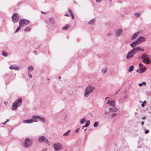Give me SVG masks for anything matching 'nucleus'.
Here are the masks:
<instances>
[{
    "label": "nucleus",
    "instance_id": "f257e3e1",
    "mask_svg": "<svg viewBox=\"0 0 151 151\" xmlns=\"http://www.w3.org/2000/svg\"><path fill=\"white\" fill-rule=\"evenodd\" d=\"M119 110V108L115 106L109 108L108 110L104 111V114L105 115H108L110 113L111 114V116L114 117L118 114Z\"/></svg>",
    "mask_w": 151,
    "mask_h": 151
},
{
    "label": "nucleus",
    "instance_id": "f03ea898",
    "mask_svg": "<svg viewBox=\"0 0 151 151\" xmlns=\"http://www.w3.org/2000/svg\"><path fill=\"white\" fill-rule=\"evenodd\" d=\"M32 142L31 140L29 138H26L24 140V141L22 143V147L24 148L28 149L32 145Z\"/></svg>",
    "mask_w": 151,
    "mask_h": 151
},
{
    "label": "nucleus",
    "instance_id": "7ed1b4c3",
    "mask_svg": "<svg viewBox=\"0 0 151 151\" xmlns=\"http://www.w3.org/2000/svg\"><path fill=\"white\" fill-rule=\"evenodd\" d=\"M94 89V87L91 86H87L85 90L83 96L84 97H87Z\"/></svg>",
    "mask_w": 151,
    "mask_h": 151
},
{
    "label": "nucleus",
    "instance_id": "20e7f679",
    "mask_svg": "<svg viewBox=\"0 0 151 151\" xmlns=\"http://www.w3.org/2000/svg\"><path fill=\"white\" fill-rule=\"evenodd\" d=\"M22 99L19 98L18 99L16 100L13 103L12 106V109L13 110H15L17 109L18 107L20 106L22 104Z\"/></svg>",
    "mask_w": 151,
    "mask_h": 151
},
{
    "label": "nucleus",
    "instance_id": "39448f33",
    "mask_svg": "<svg viewBox=\"0 0 151 151\" xmlns=\"http://www.w3.org/2000/svg\"><path fill=\"white\" fill-rule=\"evenodd\" d=\"M141 58L142 59V62L146 64H150L151 62L149 56L147 54H143Z\"/></svg>",
    "mask_w": 151,
    "mask_h": 151
},
{
    "label": "nucleus",
    "instance_id": "423d86ee",
    "mask_svg": "<svg viewBox=\"0 0 151 151\" xmlns=\"http://www.w3.org/2000/svg\"><path fill=\"white\" fill-rule=\"evenodd\" d=\"M146 70V68L142 63L139 64V70H137L136 71L140 73H142Z\"/></svg>",
    "mask_w": 151,
    "mask_h": 151
},
{
    "label": "nucleus",
    "instance_id": "0eeeda50",
    "mask_svg": "<svg viewBox=\"0 0 151 151\" xmlns=\"http://www.w3.org/2000/svg\"><path fill=\"white\" fill-rule=\"evenodd\" d=\"M29 23L28 20L25 19H22L19 21V25L21 27L27 25Z\"/></svg>",
    "mask_w": 151,
    "mask_h": 151
},
{
    "label": "nucleus",
    "instance_id": "6e6552de",
    "mask_svg": "<svg viewBox=\"0 0 151 151\" xmlns=\"http://www.w3.org/2000/svg\"><path fill=\"white\" fill-rule=\"evenodd\" d=\"M38 140L39 142H45L46 144H48V145H50L48 140L44 136L40 137L38 139Z\"/></svg>",
    "mask_w": 151,
    "mask_h": 151
},
{
    "label": "nucleus",
    "instance_id": "1a4fd4ad",
    "mask_svg": "<svg viewBox=\"0 0 151 151\" xmlns=\"http://www.w3.org/2000/svg\"><path fill=\"white\" fill-rule=\"evenodd\" d=\"M53 147L55 151H59L62 149V146L61 144L58 143L54 144Z\"/></svg>",
    "mask_w": 151,
    "mask_h": 151
},
{
    "label": "nucleus",
    "instance_id": "9d476101",
    "mask_svg": "<svg viewBox=\"0 0 151 151\" xmlns=\"http://www.w3.org/2000/svg\"><path fill=\"white\" fill-rule=\"evenodd\" d=\"M133 50H132V49L131 50L129 51L127 53L126 55V58L127 59H131L133 58L134 56V55L135 54L134 53Z\"/></svg>",
    "mask_w": 151,
    "mask_h": 151
},
{
    "label": "nucleus",
    "instance_id": "9b49d317",
    "mask_svg": "<svg viewBox=\"0 0 151 151\" xmlns=\"http://www.w3.org/2000/svg\"><path fill=\"white\" fill-rule=\"evenodd\" d=\"M12 21L14 23L17 22L19 19V16L16 13H14L12 16Z\"/></svg>",
    "mask_w": 151,
    "mask_h": 151
},
{
    "label": "nucleus",
    "instance_id": "f8f14e48",
    "mask_svg": "<svg viewBox=\"0 0 151 151\" xmlns=\"http://www.w3.org/2000/svg\"><path fill=\"white\" fill-rule=\"evenodd\" d=\"M132 50H133L134 53L135 54L137 53L138 52L143 51L144 50V49L141 48L140 47H136L132 48Z\"/></svg>",
    "mask_w": 151,
    "mask_h": 151
},
{
    "label": "nucleus",
    "instance_id": "ddd939ff",
    "mask_svg": "<svg viewBox=\"0 0 151 151\" xmlns=\"http://www.w3.org/2000/svg\"><path fill=\"white\" fill-rule=\"evenodd\" d=\"M146 39L145 37L143 36L139 37L137 40V41L139 44L145 41Z\"/></svg>",
    "mask_w": 151,
    "mask_h": 151
},
{
    "label": "nucleus",
    "instance_id": "4468645a",
    "mask_svg": "<svg viewBox=\"0 0 151 151\" xmlns=\"http://www.w3.org/2000/svg\"><path fill=\"white\" fill-rule=\"evenodd\" d=\"M107 104H108L111 107H115L116 106V102L114 101H111L109 100L107 102Z\"/></svg>",
    "mask_w": 151,
    "mask_h": 151
},
{
    "label": "nucleus",
    "instance_id": "2eb2a0df",
    "mask_svg": "<svg viewBox=\"0 0 151 151\" xmlns=\"http://www.w3.org/2000/svg\"><path fill=\"white\" fill-rule=\"evenodd\" d=\"M9 68L12 70H19V67L16 65H11L9 67Z\"/></svg>",
    "mask_w": 151,
    "mask_h": 151
},
{
    "label": "nucleus",
    "instance_id": "dca6fc26",
    "mask_svg": "<svg viewBox=\"0 0 151 151\" xmlns=\"http://www.w3.org/2000/svg\"><path fill=\"white\" fill-rule=\"evenodd\" d=\"M123 32L122 29H117L116 32V35L117 37L120 36L122 34Z\"/></svg>",
    "mask_w": 151,
    "mask_h": 151
},
{
    "label": "nucleus",
    "instance_id": "f3484780",
    "mask_svg": "<svg viewBox=\"0 0 151 151\" xmlns=\"http://www.w3.org/2000/svg\"><path fill=\"white\" fill-rule=\"evenodd\" d=\"M46 22L47 24H54L55 23L54 19L52 18H50L48 20L46 21Z\"/></svg>",
    "mask_w": 151,
    "mask_h": 151
},
{
    "label": "nucleus",
    "instance_id": "a211bd4d",
    "mask_svg": "<svg viewBox=\"0 0 151 151\" xmlns=\"http://www.w3.org/2000/svg\"><path fill=\"white\" fill-rule=\"evenodd\" d=\"M38 116H33L32 118H31V119L33 122H38L37 119H38Z\"/></svg>",
    "mask_w": 151,
    "mask_h": 151
},
{
    "label": "nucleus",
    "instance_id": "6ab92c4d",
    "mask_svg": "<svg viewBox=\"0 0 151 151\" xmlns=\"http://www.w3.org/2000/svg\"><path fill=\"white\" fill-rule=\"evenodd\" d=\"M139 33L140 32L139 31L134 34L131 37V40H133L135 39L137 37Z\"/></svg>",
    "mask_w": 151,
    "mask_h": 151
},
{
    "label": "nucleus",
    "instance_id": "aec40b11",
    "mask_svg": "<svg viewBox=\"0 0 151 151\" xmlns=\"http://www.w3.org/2000/svg\"><path fill=\"white\" fill-rule=\"evenodd\" d=\"M138 44H139L136 40L135 41H134L131 43L130 44V45L133 48H134L136 47V46Z\"/></svg>",
    "mask_w": 151,
    "mask_h": 151
},
{
    "label": "nucleus",
    "instance_id": "412c9836",
    "mask_svg": "<svg viewBox=\"0 0 151 151\" xmlns=\"http://www.w3.org/2000/svg\"><path fill=\"white\" fill-rule=\"evenodd\" d=\"M127 98V96L126 95L125 96H124L123 98H121L119 100V103L121 104L124 102V99Z\"/></svg>",
    "mask_w": 151,
    "mask_h": 151
},
{
    "label": "nucleus",
    "instance_id": "4be33fe9",
    "mask_svg": "<svg viewBox=\"0 0 151 151\" xmlns=\"http://www.w3.org/2000/svg\"><path fill=\"white\" fill-rule=\"evenodd\" d=\"M34 69V67L32 65H30L28 67L27 73H31Z\"/></svg>",
    "mask_w": 151,
    "mask_h": 151
},
{
    "label": "nucleus",
    "instance_id": "5701e85b",
    "mask_svg": "<svg viewBox=\"0 0 151 151\" xmlns=\"http://www.w3.org/2000/svg\"><path fill=\"white\" fill-rule=\"evenodd\" d=\"M37 118L38 119H39L40 121L42 122H45V119L44 117L38 116Z\"/></svg>",
    "mask_w": 151,
    "mask_h": 151
},
{
    "label": "nucleus",
    "instance_id": "b1692460",
    "mask_svg": "<svg viewBox=\"0 0 151 151\" xmlns=\"http://www.w3.org/2000/svg\"><path fill=\"white\" fill-rule=\"evenodd\" d=\"M23 122L24 124H25V123L30 124V123H32V122L31 119H27V120H24L23 121Z\"/></svg>",
    "mask_w": 151,
    "mask_h": 151
},
{
    "label": "nucleus",
    "instance_id": "393cba45",
    "mask_svg": "<svg viewBox=\"0 0 151 151\" xmlns=\"http://www.w3.org/2000/svg\"><path fill=\"white\" fill-rule=\"evenodd\" d=\"M68 11L71 16L72 19H74L75 17L73 13L72 12L71 9H68Z\"/></svg>",
    "mask_w": 151,
    "mask_h": 151
},
{
    "label": "nucleus",
    "instance_id": "a878e982",
    "mask_svg": "<svg viewBox=\"0 0 151 151\" xmlns=\"http://www.w3.org/2000/svg\"><path fill=\"white\" fill-rule=\"evenodd\" d=\"M90 124V122L89 120H88L86 125L82 127V129H83L85 127H86L89 125Z\"/></svg>",
    "mask_w": 151,
    "mask_h": 151
},
{
    "label": "nucleus",
    "instance_id": "bb28decb",
    "mask_svg": "<svg viewBox=\"0 0 151 151\" xmlns=\"http://www.w3.org/2000/svg\"><path fill=\"white\" fill-rule=\"evenodd\" d=\"M69 27V25L67 24L65 25L64 27H63L62 29L63 30H66Z\"/></svg>",
    "mask_w": 151,
    "mask_h": 151
},
{
    "label": "nucleus",
    "instance_id": "cd10ccee",
    "mask_svg": "<svg viewBox=\"0 0 151 151\" xmlns=\"http://www.w3.org/2000/svg\"><path fill=\"white\" fill-rule=\"evenodd\" d=\"M31 30V29L29 27H27L24 30L25 32H29Z\"/></svg>",
    "mask_w": 151,
    "mask_h": 151
},
{
    "label": "nucleus",
    "instance_id": "c85d7f7f",
    "mask_svg": "<svg viewBox=\"0 0 151 151\" xmlns=\"http://www.w3.org/2000/svg\"><path fill=\"white\" fill-rule=\"evenodd\" d=\"M2 55L4 57H6L8 55V53L4 51L2 52Z\"/></svg>",
    "mask_w": 151,
    "mask_h": 151
},
{
    "label": "nucleus",
    "instance_id": "c756f323",
    "mask_svg": "<svg viewBox=\"0 0 151 151\" xmlns=\"http://www.w3.org/2000/svg\"><path fill=\"white\" fill-rule=\"evenodd\" d=\"M134 66L133 65H131V66L128 70V71L129 72H132L133 70Z\"/></svg>",
    "mask_w": 151,
    "mask_h": 151
},
{
    "label": "nucleus",
    "instance_id": "7c9ffc66",
    "mask_svg": "<svg viewBox=\"0 0 151 151\" xmlns=\"http://www.w3.org/2000/svg\"><path fill=\"white\" fill-rule=\"evenodd\" d=\"M94 23V19H93L88 22V24H93Z\"/></svg>",
    "mask_w": 151,
    "mask_h": 151
},
{
    "label": "nucleus",
    "instance_id": "2f4dec72",
    "mask_svg": "<svg viewBox=\"0 0 151 151\" xmlns=\"http://www.w3.org/2000/svg\"><path fill=\"white\" fill-rule=\"evenodd\" d=\"M107 70V69L106 68H104L103 69L101 70L102 73H103L104 74L106 73Z\"/></svg>",
    "mask_w": 151,
    "mask_h": 151
},
{
    "label": "nucleus",
    "instance_id": "473e14b6",
    "mask_svg": "<svg viewBox=\"0 0 151 151\" xmlns=\"http://www.w3.org/2000/svg\"><path fill=\"white\" fill-rule=\"evenodd\" d=\"M146 83L145 82H143L141 83H139L138 84L139 86H142L143 85L144 86H145L146 85Z\"/></svg>",
    "mask_w": 151,
    "mask_h": 151
},
{
    "label": "nucleus",
    "instance_id": "72a5a7b5",
    "mask_svg": "<svg viewBox=\"0 0 151 151\" xmlns=\"http://www.w3.org/2000/svg\"><path fill=\"white\" fill-rule=\"evenodd\" d=\"M134 15L137 17H139L140 15V14L138 13H134Z\"/></svg>",
    "mask_w": 151,
    "mask_h": 151
},
{
    "label": "nucleus",
    "instance_id": "f704fd0d",
    "mask_svg": "<svg viewBox=\"0 0 151 151\" xmlns=\"http://www.w3.org/2000/svg\"><path fill=\"white\" fill-rule=\"evenodd\" d=\"M22 27L19 26V27H18L16 29V31H15L14 33H16L17 32H18L20 30V28Z\"/></svg>",
    "mask_w": 151,
    "mask_h": 151
},
{
    "label": "nucleus",
    "instance_id": "c9c22d12",
    "mask_svg": "<svg viewBox=\"0 0 151 151\" xmlns=\"http://www.w3.org/2000/svg\"><path fill=\"white\" fill-rule=\"evenodd\" d=\"M85 121V119L84 118H83V119L80 120V123L82 124Z\"/></svg>",
    "mask_w": 151,
    "mask_h": 151
},
{
    "label": "nucleus",
    "instance_id": "e433bc0d",
    "mask_svg": "<svg viewBox=\"0 0 151 151\" xmlns=\"http://www.w3.org/2000/svg\"><path fill=\"white\" fill-rule=\"evenodd\" d=\"M27 74H28V76L30 78H32V75H31L30 74V73H27Z\"/></svg>",
    "mask_w": 151,
    "mask_h": 151
},
{
    "label": "nucleus",
    "instance_id": "4c0bfd02",
    "mask_svg": "<svg viewBox=\"0 0 151 151\" xmlns=\"http://www.w3.org/2000/svg\"><path fill=\"white\" fill-rule=\"evenodd\" d=\"M99 124V122H95V127H97L98 126Z\"/></svg>",
    "mask_w": 151,
    "mask_h": 151
},
{
    "label": "nucleus",
    "instance_id": "58836bf2",
    "mask_svg": "<svg viewBox=\"0 0 151 151\" xmlns=\"http://www.w3.org/2000/svg\"><path fill=\"white\" fill-rule=\"evenodd\" d=\"M146 103V101H144L143 103L141 104V106L142 107H144L145 106V104Z\"/></svg>",
    "mask_w": 151,
    "mask_h": 151
},
{
    "label": "nucleus",
    "instance_id": "ea45409f",
    "mask_svg": "<svg viewBox=\"0 0 151 151\" xmlns=\"http://www.w3.org/2000/svg\"><path fill=\"white\" fill-rule=\"evenodd\" d=\"M69 134V133H68V132H66L63 134V135L64 136H68Z\"/></svg>",
    "mask_w": 151,
    "mask_h": 151
},
{
    "label": "nucleus",
    "instance_id": "a19ab883",
    "mask_svg": "<svg viewBox=\"0 0 151 151\" xmlns=\"http://www.w3.org/2000/svg\"><path fill=\"white\" fill-rule=\"evenodd\" d=\"M106 35L108 36H110L112 35V34L111 33H107Z\"/></svg>",
    "mask_w": 151,
    "mask_h": 151
},
{
    "label": "nucleus",
    "instance_id": "79ce46f5",
    "mask_svg": "<svg viewBox=\"0 0 151 151\" xmlns=\"http://www.w3.org/2000/svg\"><path fill=\"white\" fill-rule=\"evenodd\" d=\"M79 128H78L77 129H76L75 131V132L76 133H78L79 131Z\"/></svg>",
    "mask_w": 151,
    "mask_h": 151
},
{
    "label": "nucleus",
    "instance_id": "37998d69",
    "mask_svg": "<svg viewBox=\"0 0 151 151\" xmlns=\"http://www.w3.org/2000/svg\"><path fill=\"white\" fill-rule=\"evenodd\" d=\"M149 132V130L147 129V130L145 131V133L146 134H147Z\"/></svg>",
    "mask_w": 151,
    "mask_h": 151
},
{
    "label": "nucleus",
    "instance_id": "c03bdc74",
    "mask_svg": "<svg viewBox=\"0 0 151 151\" xmlns=\"http://www.w3.org/2000/svg\"><path fill=\"white\" fill-rule=\"evenodd\" d=\"M96 2L97 3H99L101 2V0H96Z\"/></svg>",
    "mask_w": 151,
    "mask_h": 151
},
{
    "label": "nucleus",
    "instance_id": "a18cd8bd",
    "mask_svg": "<svg viewBox=\"0 0 151 151\" xmlns=\"http://www.w3.org/2000/svg\"><path fill=\"white\" fill-rule=\"evenodd\" d=\"M47 149L46 148H45L43 149L42 151H47Z\"/></svg>",
    "mask_w": 151,
    "mask_h": 151
},
{
    "label": "nucleus",
    "instance_id": "49530a36",
    "mask_svg": "<svg viewBox=\"0 0 151 151\" xmlns=\"http://www.w3.org/2000/svg\"><path fill=\"white\" fill-rule=\"evenodd\" d=\"M4 104L6 106L7 105V104H8V102H4Z\"/></svg>",
    "mask_w": 151,
    "mask_h": 151
},
{
    "label": "nucleus",
    "instance_id": "de8ad7c7",
    "mask_svg": "<svg viewBox=\"0 0 151 151\" xmlns=\"http://www.w3.org/2000/svg\"><path fill=\"white\" fill-rule=\"evenodd\" d=\"M145 116L143 117L142 118V119H143V120H145Z\"/></svg>",
    "mask_w": 151,
    "mask_h": 151
},
{
    "label": "nucleus",
    "instance_id": "09e8293b",
    "mask_svg": "<svg viewBox=\"0 0 151 151\" xmlns=\"http://www.w3.org/2000/svg\"><path fill=\"white\" fill-rule=\"evenodd\" d=\"M144 124V122H141V124L142 126H143Z\"/></svg>",
    "mask_w": 151,
    "mask_h": 151
},
{
    "label": "nucleus",
    "instance_id": "8fccbe9b",
    "mask_svg": "<svg viewBox=\"0 0 151 151\" xmlns=\"http://www.w3.org/2000/svg\"><path fill=\"white\" fill-rule=\"evenodd\" d=\"M65 16H67V17H69V14H65Z\"/></svg>",
    "mask_w": 151,
    "mask_h": 151
},
{
    "label": "nucleus",
    "instance_id": "3c124183",
    "mask_svg": "<svg viewBox=\"0 0 151 151\" xmlns=\"http://www.w3.org/2000/svg\"><path fill=\"white\" fill-rule=\"evenodd\" d=\"M119 90H119L118 91L116 92V93H115V94H117L118 93L119 91Z\"/></svg>",
    "mask_w": 151,
    "mask_h": 151
},
{
    "label": "nucleus",
    "instance_id": "603ef678",
    "mask_svg": "<svg viewBox=\"0 0 151 151\" xmlns=\"http://www.w3.org/2000/svg\"><path fill=\"white\" fill-rule=\"evenodd\" d=\"M9 119H7L6 121H5L7 123V122L9 121Z\"/></svg>",
    "mask_w": 151,
    "mask_h": 151
},
{
    "label": "nucleus",
    "instance_id": "864d4df0",
    "mask_svg": "<svg viewBox=\"0 0 151 151\" xmlns=\"http://www.w3.org/2000/svg\"><path fill=\"white\" fill-rule=\"evenodd\" d=\"M137 112H135L134 113V115H137Z\"/></svg>",
    "mask_w": 151,
    "mask_h": 151
},
{
    "label": "nucleus",
    "instance_id": "5fc2aeb1",
    "mask_svg": "<svg viewBox=\"0 0 151 151\" xmlns=\"http://www.w3.org/2000/svg\"><path fill=\"white\" fill-rule=\"evenodd\" d=\"M6 123V122H5L3 123V125H5Z\"/></svg>",
    "mask_w": 151,
    "mask_h": 151
},
{
    "label": "nucleus",
    "instance_id": "6e6d98bb",
    "mask_svg": "<svg viewBox=\"0 0 151 151\" xmlns=\"http://www.w3.org/2000/svg\"><path fill=\"white\" fill-rule=\"evenodd\" d=\"M73 2H74V3H75V4H77V2H76L75 1H74Z\"/></svg>",
    "mask_w": 151,
    "mask_h": 151
},
{
    "label": "nucleus",
    "instance_id": "4d7b16f0",
    "mask_svg": "<svg viewBox=\"0 0 151 151\" xmlns=\"http://www.w3.org/2000/svg\"><path fill=\"white\" fill-rule=\"evenodd\" d=\"M108 98H109V97H106V98H105V99H108Z\"/></svg>",
    "mask_w": 151,
    "mask_h": 151
},
{
    "label": "nucleus",
    "instance_id": "13d9d810",
    "mask_svg": "<svg viewBox=\"0 0 151 151\" xmlns=\"http://www.w3.org/2000/svg\"><path fill=\"white\" fill-rule=\"evenodd\" d=\"M70 130H68L67 132H68H68H70Z\"/></svg>",
    "mask_w": 151,
    "mask_h": 151
},
{
    "label": "nucleus",
    "instance_id": "bf43d9fd",
    "mask_svg": "<svg viewBox=\"0 0 151 151\" xmlns=\"http://www.w3.org/2000/svg\"><path fill=\"white\" fill-rule=\"evenodd\" d=\"M87 129H84V131H85Z\"/></svg>",
    "mask_w": 151,
    "mask_h": 151
},
{
    "label": "nucleus",
    "instance_id": "052dcab7",
    "mask_svg": "<svg viewBox=\"0 0 151 151\" xmlns=\"http://www.w3.org/2000/svg\"><path fill=\"white\" fill-rule=\"evenodd\" d=\"M87 129H84V131H85Z\"/></svg>",
    "mask_w": 151,
    "mask_h": 151
},
{
    "label": "nucleus",
    "instance_id": "680f3d73",
    "mask_svg": "<svg viewBox=\"0 0 151 151\" xmlns=\"http://www.w3.org/2000/svg\"><path fill=\"white\" fill-rule=\"evenodd\" d=\"M34 52H35V53H36V52H37V51H34Z\"/></svg>",
    "mask_w": 151,
    "mask_h": 151
},
{
    "label": "nucleus",
    "instance_id": "e2e57ef3",
    "mask_svg": "<svg viewBox=\"0 0 151 151\" xmlns=\"http://www.w3.org/2000/svg\"><path fill=\"white\" fill-rule=\"evenodd\" d=\"M60 78H61V77H59V79H60Z\"/></svg>",
    "mask_w": 151,
    "mask_h": 151
},
{
    "label": "nucleus",
    "instance_id": "0e129e2a",
    "mask_svg": "<svg viewBox=\"0 0 151 151\" xmlns=\"http://www.w3.org/2000/svg\"><path fill=\"white\" fill-rule=\"evenodd\" d=\"M41 13H44V12H41Z\"/></svg>",
    "mask_w": 151,
    "mask_h": 151
},
{
    "label": "nucleus",
    "instance_id": "69168bd1",
    "mask_svg": "<svg viewBox=\"0 0 151 151\" xmlns=\"http://www.w3.org/2000/svg\"><path fill=\"white\" fill-rule=\"evenodd\" d=\"M93 126L94 127V124H93Z\"/></svg>",
    "mask_w": 151,
    "mask_h": 151
},
{
    "label": "nucleus",
    "instance_id": "338daca9",
    "mask_svg": "<svg viewBox=\"0 0 151 151\" xmlns=\"http://www.w3.org/2000/svg\"><path fill=\"white\" fill-rule=\"evenodd\" d=\"M110 1H111V0H109Z\"/></svg>",
    "mask_w": 151,
    "mask_h": 151
}]
</instances>
